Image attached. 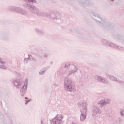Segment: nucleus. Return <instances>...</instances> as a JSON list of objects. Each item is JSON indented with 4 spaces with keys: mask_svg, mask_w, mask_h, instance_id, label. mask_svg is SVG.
<instances>
[{
    "mask_svg": "<svg viewBox=\"0 0 124 124\" xmlns=\"http://www.w3.org/2000/svg\"><path fill=\"white\" fill-rule=\"evenodd\" d=\"M1 62V60L0 59V62Z\"/></svg>",
    "mask_w": 124,
    "mask_h": 124,
    "instance_id": "obj_5",
    "label": "nucleus"
},
{
    "mask_svg": "<svg viewBox=\"0 0 124 124\" xmlns=\"http://www.w3.org/2000/svg\"><path fill=\"white\" fill-rule=\"evenodd\" d=\"M25 99H28V97H26Z\"/></svg>",
    "mask_w": 124,
    "mask_h": 124,
    "instance_id": "obj_4",
    "label": "nucleus"
},
{
    "mask_svg": "<svg viewBox=\"0 0 124 124\" xmlns=\"http://www.w3.org/2000/svg\"><path fill=\"white\" fill-rule=\"evenodd\" d=\"M121 114L122 116H124V113L123 112H121Z\"/></svg>",
    "mask_w": 124,
    "mask_h": 124,
    "instance_id": "obj_3",
    "label": "nucleus"
},
{
    "mask_svg": "<svg viewBox=\"0 0 124 124\" xmlns=\"http://www.w3.org/2000/svg\"><path fill=\"white\" fill-rule=\"evenodd\" d=\"M100 103L101 104V105H105L106 103H105V101L102 100L100 102Z\"/></svg>",
    "mask_w": 124,
    "mask_h": 124,
    "instance_id": "obj_1",
    "label": "nucleus"
},
{
    "mask_svg": "<svg viewBox=\"0 0 124 124\" xmlns=\"http://www.w3.org/2000/svg\"><path fill=\"white\" fill-rule=\"evenodd\" d=\"M27 103L26 102V104H27Z\"/></svg>",
    "mask_w": 124,
    "mask_h": 124,
    "instance_id": "obj_6",
    "label": "nucleus"
},
{
    "mask_svg": "<svg viewBox=\"0 0 124 124\" xmlns=\"http://www.w3.org/2000/svg\"><path fill=\"white\" fill-rule=\"evenodd\" d=\"M82 118H83V116H82V117L81 116V117H80V119L81 120V121H83V120H85V119H86V117H83V119Z\"/></svg>",
    "mask_w": 124,
    "mask_h": 124,
    "instance_id": "obj_2",
    "label": "nucleus"
}]
</instances>
